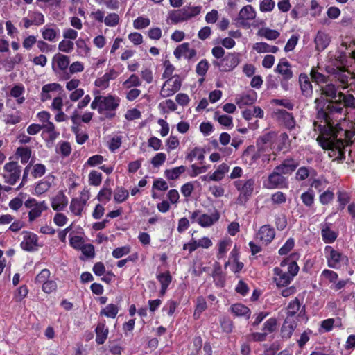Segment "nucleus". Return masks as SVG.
<instances>
[{"label":"nucleus","instance_id":"5","mask_svg":"<svg viewBox=\"0 0 355 355\" xmlns=\"http://www.w3.org/2000/svg\"><path fill=\"white\" fill-rule=\"evenodd\" d=\"M121 99L112 94H108L106 96H102L101 99V105L98 109L99 114H103L104 111L107 112L105 114L106 118L112 119L115 116V113H111L110 112H114L119 106Z\"/></svg>","mask_w":355,"mask_h":355},{"label":"nucleus","instance_id":"55","mask_svg":"<svg viewBox=\"0 0 355 355\" xmlns=\"http://www.w3.org/2000/svg\"><path fill=\"white\" fill-rule=\"evenodd\" d=\"M120 17L115 12L108 14L104 19V23L107 26L114 27L119 23Z\"/></svg>","mask_w":355,"mask_h":355},{"label":"nucleus","instance_id":"42","mask_svg":"<svg viewBox=\"0 0 355 355\" xmlns=\"http://www.w3.org/2000/svg\"><path fill=\"white\" fill-rule=\"evenodd\" d=\"M328 78V76L319 72L315 67H312L310 72V78L315 84L327 83Z\"/></svg>","mask_w":355,"mask_h":355},{"label":"nucleus","instance_id":"41","mask_svg":"<svg viewBox=\"0 0 355 355\" xmlns=\"http://www.w3.org/2000/svg\"><path fill=\"white\" fill-rule=\"evenodd\" d=\"M254 49L258 53H275L279 51L277 46L270 45L266 42H257L254 44Z\"/></svg>","mask_w":355,"mask_h":355},{"label":"nucleus","instance_id":"10","mask_svg":"<svg viewBox=\"0 0 355 355\" xmlns=\"http://www.w3.org/2000/svg\"><path fill=\"white\" fill-rule=\"evenodd\" d=\"M255 181L254 178L245 180H239L234 182L235 188L240 192L239 199H243L245 201L252 195Z\"/></svg>","mask_w":355,"mask_h":355},{"label":"nucleus","instance_id":"56","mask_svg":"<svg viewBox=\"0 0 355 355\" xmlns=\"http://www.w3.org/2000/svg\"><path fill=\"white\" fill-rule=\"evenodd\" d=\"M209 69V62L206 59H202L200 60L196 65V73L201 76L204 77L207 71Z\"/></svg>","mask_w":355,"mask_h":355},{"label":"nucleus","instance_id":"33","mask_svg":"<svg viewBox=\"0 0 355 355\" xmlns=\"http://www.w3.org/2000/svg\"><path fill=\"white\" fill-rule=\"evenodd\" d=\"M315 49L318 51L324 50L330 43V37L325 33L319 31L315 37Z\"/></svg>","mask_w":355,"mask_h":355},{"label":"nucleus","instance_id":"9","mask_svg":"<svg viewBox=\"0 0 355 355\" xmlns=\"http://www.w3.org/2000/svg\"><path fill=\"white\" fill-rule=\"evenodd\" d=\"M327 266L331 268L338 269L340 267L343 261H347L346 256L336 250L333 247L327 245L324 248Z\"/></svg>","mask_w":355,"mask_h":355},{"label":"nucleus","instance_id":"60","mask_svg":"<svg viewBox=\"0 0 355 355\" xmlns=\"http://www.w3.org/2000/svg\"><path fill=\"white\" fill-rule=\"evenodd\" d=\"M295 240L293 238H289L285 243L279 248L278 253L280 255L287 254L294 247Z\"/></svg>","mask_w":355,"mask_h":355},{"label":"nucleus","instance_id":"2","mask_svg":"<svg viewBox=\"0 0 355 355\" xmlns=\"http://www.w3.org/2000/svg\"><path fill=\"white\" fill-rule=\"evenodd\" d=\"M313 125L320 132L316 139L319 145L324 150H330L329 153L330 157L336 158L337 156V153L335 152L337 151V137L339 132L343 130L340 125L338 123L321 125L317 121H314Z\"/></svg>","mask_w":355,"mask_h":355},{"label":"nucleus","instance_id":"7","mask_svg":"<svg viewBox=\"0 0 355 355\" xmlns=\"http://www.w3.org/2000/svg\"><path fill=\"white\" fill-rule=\"evenodd\" d=\"M263 186L269 189H286L288 187V182L286 177L274 168L267 180L263 182Z\"/></svg>","mask_w":355,"mask_h":355},{"label":"nucleus","instance_id":"38","mask_svg":"<svg viewBox=\"0 0 355 355\" xmlns=\"http://www.w3.org/2000/svg\"><path fill=\"white\" fill-rule=\"evenodd\" d=\"M119 308L116 304H109L100 311L99 314L101 316L115 318L119 313Z\"/></svg>","mask_w":355,"mask_h":355},{"label":"nucleus","instance_id":"44","mask_svg":"<svg viewBox=\"0 0 355 355\" xmlns=\"http://www.w3.org/2000/svg\"><path fill=\"white\" fill-rule=\"evenodd\" d=\"M214 119L217 121L221 125L225 126L227 128L233 127V119L229 115H220L218 112H215Z\"/></svg>","mask_w":355,"mask_h":355},{"label":"nucleus","instance_id":"27","mask_svg":"<svg viewBox=\"0 0 355 355\" xmlns=\"http://www.w3.org/2000/svg\"><path fill=\"white\" fill-rule=\"evenodd\" d=\"M257 99V94L254 90H250L245 94H243L236 98V104L241 108L245 105L254 104Z\"/></svg>","mask_w":355,"mask_h":355},{"label":"nucleus","instance_id":"45","mask_svg":"<svg viewBox=\"0 0 355 355\" xmlns=\"http://www.w3.org/2000/svg\"><path fill=\"white\" fill-rule=\"evenodd\" d=\"M311 171L316 173L315 170L312 167L301 166L297 170L295 179L298 181H303L310 175Z\"/></svg>","mask_w":355,"mask_h":355},{"label":"nucleus","instance_id":"25","mask_svg":"<svg viewBox=\"0 0 355 355\" xmlns=\"http://www.w3.org/2000/svg\"><path fill=\"white\" fill-rule=\"evenodd\" d=\"M42 137L47 142H53L59 136L60 132L55 130V125L52 122L42 125Z\"/></svg>","mask_w":355,"mask_h":355},{"label":"nucleus","instance_id":"12","mask_svg":"<svg viewBox=\"0 0 355 355\" xmlns=\"http://www.w3.org/2000/svg\"><path fill=\"white\" fill-rule=\"evenodd\" d=\"M311 78L306 73H300L298 77V85L301 95L306 99H310L313 94V89Z\"/></svg>","mask_w":355,"mask_h":355},{"label":"nucleus","instance_id":"17","mask_svg":"<svg viewBox=\"0 0 355 355\" xmlns=\"http://www.w3.org/2000/svg\"><path fill=\"white\" fill-rule=\"evenodd\" d=\"M256 15L254 8L251 5H247L241 9L235 20L242 26H246L248 24L246 21L255 19Z\"/></svg>","mask_w":355,"mask_h":355},{"label":"nucleus","instance_id":"40","mask_svg":"<svg viewBox=\"0 0 355 355\" xmlns=\"http://www.w3.org/2000/svg\"><path fill=\"white\" fill-rule=\"evenodd\" d=\"M185 171L186 167L182 165L171 169L165 170L164 175L168 180H174L178 179Z\"/></svg>","mask_w":355,"mask_h":355},{"label":"nucleus","instance_id":"50","mask_svg":"<svg viewBox=\"0 0 355 355\" xmlns=\"http://www.w3.org/2000/svg\"><path fill=\"white\" fill-rule=\"evenodd\" d=\"M277 327V320L275 318H270L263 323L262 330L268 335L275 331Z\"/></svg>","mask_w":355,"mask_h":355},{"label":"nucleus","instance_id":"26","mask_svg":"<svg viewBox=\"0 0 355 355\" xmlns=\"http://www.w3.org/2000/svg\"><path fill=\"white\" fill-rule=\"evenodd\" d=\"M88 200L89 196L84 198H73L69 206L71 211L76 216H81L84 207Z\"/></svg>","mask_w":355,"mask_h":355},{"label":"nucleus","instance_id":"57","mask_svg":"<svg viewBox=\"0 0 355 355\" xmlns=\"http://www.w3.org/2000/svg\"><path fill=\"white\" fill-rule=\"evenodd\" d=\"M344 141L341 139H337V156L336 157V159L339 162H343L345 159V145Z\"/></svg>","mask_w":355,"mask_h":355},{"label":"nucleus","instance_id":"51","mask_svg":"<svg viewBox=\"0 0 355 355\" xmlns=\"http://www.w3.org/2000/svg\"><path fill=\"white\" fill-rule=\"evenodd\" d=\"M31 166L32 171L31 174L35 179L40 178L46 173V168L43 164H35L31 165Z\"/></svg>","mask_w":355,"mask_h":355},{"label":"nucleus","instance_id":"22","mask_svg":"<svg viewBox=\"0 0 355 355\" xmlns=\"http://www.w3.org/2000/svg\"><path fill=\"white\" fill-rule=\"evenodd\" d=\"M259 240L264 244L270 243L275 236V229L270 225H262L257 233Z\"/></svg>","mask_w":355,"mask_h":355},{"label":"nucleus","instance_id":"54","mask_svg":"<svg viewBox=\"0 0 355 355\" xmlns=\"http://www.w3.org/2000/svg\"><path fill=\"white\" fill-rule=\"evenodd\" d=\"M141 85V81L136 74L130 75V76L123 83V85L127 89H130L132 87H139Z\"/></svg>","mask_w":355,"mask_h":355},{"label":"nucleus","instance_id":"21","mask_svg":"<svg viewBox=\"0 0 355 355\" xmlns=\"http://www.w3.org/2000/svg\"><path fill=\"white\" fill-rule=\"evenodd\" d=\"M321 94L327 98H330V100H327L324 98L327 103L329 104L336 105V99H338V88L335 86V85L332 83L327 84L324 86L321 87L320 88ZM327 105H325V107Z\"/></svg>","mask_w":355,"mask_h":355},{"label":"nucleus","instance_id":"6","mask_svg":"<svg viewBox=\"0 0 355 355\" xmlns=\"http://www.w3.org/2000/svg\"><path fill=\"white\" fill-rule=\"evenodd\" d=\"M240 62V54L239 53H227L220 60L213 61V64L218 67L221 72L232 71Z\"/></svg>","mask_w":355,"mask_h":355},{"label":"nucleus","instance_id":"34","mask_svg":"<svg viewBox=\"0 0 355 355\" xmlns=\"http://www.w3.org/2000/svg\"><path fill=\"white\" fill-rule=\"evenodd\" d=\"M157 279L159 282L161 284V289L159 291V295L163 296L165 295L168 286L170 285L172 281V277L169 272V271H166L164 272H161L157 275Z\"/></svg>","mask_w":355,"mask_h":355},{"label":"nucleus","instance_id":"46","mask_svg":"<svg viewBox=\"0 0 355 355\" xmlns=\"http://www.w3.org/2000/svg\"><path fill=\"white\" fill-rule=\"evenodd\" d=\"M300 306L301 304L297 297L291 300L287 306L286 317L292 318L293 316H295L300 310Z\"/></svg>","mask_w":355,"mask_h":355},{"label":"nucleus","instance_id":"62","mask_svg":"<svg viewBox=\"0 0 355 355\" xmlns=\"http://www.w3.org/2000/svg\"><path fill=\"white\" fill-rule=\"evenodd\" d=\"M189 44L188 42H184L178 46L174 51V55L176 58L179 59L182 56L185 57V54L189 51Z\"/></svg>","mask_w":355,"mask_h":355},{"label":"nucleus","instance_id":"13","mask_svg":"<svg viewBox=\"0 0 355 355\" xmlns=\"http://www.w3.org/2000/svg\"><path fill=\"white\" fill-rule=\"evenodd\" d=\"M55 181V176L49 173L37 181L34 185L33 195L40 196L49 191Z\"/></svg>","mask_w":355,"mask_h":355},{"label":"nucleus","instance_id":"53","mask_svg":"<svg viewBox=\"0 0 355 355\" xmlns=\"http://www.w3.org/2000/svg\"><path fill=\"white\" fill-rule=\"evenodd\" d=\"M102 182V173L96 170H92L89 174V183L92 186H99Z\"/></svg>","mask_w":355,"mask_h":355},{"label":"nucleus","instance_id":"49","mask_svg":"<svg viewBox=\"0 0 355 355\" xmlns=\"http://www.w3.org/2000/svg\"><path fill=\"white\" fill-rule=\"evenodd\" d=\"M16 155L21 159L23 164L28 163L31 155V150L28 147H19L17 149Z\"/></svg>","mask_w":355,"mask_h":355},{"label":"nucleus","instance_id":"61","mask_svg":"<svg viewBox=\"0 0 355 355\" xmlns=\"http://www.w3.org/2000/svg\"><path fill=\"white\" fill-rule=\"evenodd\" d=\"M202 347V339L200 336H196L193 339V348L189 355H200Z\"/></svg>","mask_w":355,"mask_h":355},{"label":"nucleus","instance_id":"29","mask_svg":"<svg viewBox=\"0 0 355 355\" xmlns=\"http://www.w3.org/2000/svg\"><path fill=\"white\" fill-rule=\"evenodd\" d=\"M275 142L278 152H287L291 147V140L286 132H282L278 137L277 136Z\"/></svg>","mask_w":355,"mask_h":355},{"label":"nucleus","instance_id":"1","mask_svg":"<svg viewBox=\"0 0 355 355\" xmlns=\"http://www.w3.org/2000/svg\"><path fill=\"white\" fill-rule=\"evenodd\" d=\"M326 101L322 96L315 99V108L317 110L316 118L320 121H324L327 124H334L333 121L334 114H341L343 105L355 107V98L352 94L345 95L341 92H338L336 105L328 104L325 107Z\"/></svg>","mask_w":355,"mask_h":355},{"label":"nucleus","instance_id":"35","mask_svg":"<svg viewBox=\"0 0 355 355\" xmlns=\"http://www.w3.org/2000/svg\"><path fill=\"white\" fill-rule=\"evenodd\" d=\"M48 209V205L45 200L41 201L37 205L28 211L29 222L34 221L36 218L41 216L44 211Z\"/></svg>","mask_w":355,"mask_h":355},{"label":"nucleus","instance_id":"15","mask_svg":"<svg viewBox=\"0 0 355 355\" xmlns=\"http://www.w3.org/2000/svg\"><path fill=\"white\" fill-rule=\"evenodd\" d=\"M276 137L277 133L275 131H270L260 136L257 139L256 142L258 152L259 153H263L265 151L266 146H269L270 148H272L275 143Z\"/></svg>","mask_w":355,"mask_h":355},{"label":"nucleus","instance_id":"3","mask_svg":"<svg viewBox=\"0 0 355 355\" xmlns=\"http://www.w3.org/2000/svg\"><path fill=\"white\" fill-rule=\"evenodd\" d=\"M297 254H292L290 257L284 259L279 267L273 269V282L277 288L288 286L299 272L300 268L295 261L292 259Z\"/></svg>","mask_w":355,"mask_h":355},{"label":"nucleus","instance_id":"30","mask_svg":"<svg viewBox=\"0 0 355 355\" xmlns=\"http://www.w3.org/2000/svg\"><path fill=\"white\" fill-rule=\"evenodd\" d=\"M321 235L324 243H333L338 237V233L330 228L329 223H324L321 227Z\"/></svg>","mask_w":355,"mask_h":355},{"label":"nucleus","instance_id":"48","mask_svg":"<svg viewBox=\"0 0 355 355\" xmlns=\"http://www.w3.org/2000/svg\"><path fill=\"white\" fill-rule=\"evenodd\" d=\"M300 198L305 206L311 207L313 205L315 200L313 190L309 188L306 191L301 194Z\"/></svg>","mask_w":355,"mask_h":355},{"label":"nucleus","instance_id":"36","mask_svg":"<svg viewBox=\"0 0 355 355\" xmlns=\"http://www.w3.org/2000/svg\"><path fill=\"white\" fill-rule=\"evenodd\" d=\"M231 312L236 316H243L246 319H249L251 315L250 309L245 305L236 303L230 306Z\"/></svg>","mask_w":355,"mask_h":355},{"label":"nucleus","instance_id":"14","mask_svg":"<svg viewBox=\"0 0 355 355\" xmlns=\"http://www.w3.org/2000/svg\"><path fill=\"white\" fill-rule=\"evenodd\" d=\"M24 239L20 245L21 248L27 252H33L37 250L38 247V236L35 233L28 231H24Z\"/></svg>","mask_w":355,"mask_h":355},{"label":"nucleus","instance_id":"43","mask_svg":"<svg viewBox=\"0 0 355 355\" xmlns=\"http://www.w3.org/2000/svg\"><path fill=\"white\" fill-rule=\"evenodd\" d=\"M129 197L128 191L122 187H117L114 193V200L116 203L125 202Z\"/></svg>","mask_w":355,"mask_h":355},{"label":"nucleus","instance_id":"18","mask_svg":"<svg viewBox=\"0 0 355 355\" xmlns=\"http://www.w3.org/2000/svg\"><path fill=\"white\" fill-rule=\"evenodd\" d=\"M276 115L279 121L288 130H292L296 125L293 114L283 109L277 110Z\"/></svg>","mask_w":355,"mask_h":355},{"label":"nucleus","instance_id":"8","mask_svg":"<svg viewBox=\"0 0 355 355\" xmlns=\"http://www.w3.org/2000/svg\"><path fill=\"white\" fill-rule=\"evenodd\" d=\"M181 86L180 77L175 75L164 82L160 90V96L162 98L171 96L180 89Z\"/></svg>","mask_w":355,"mask_h":355},{"label":"nucleus","instance_id":"59","mask_svg":"<svg viewBox=\"0 0 355 355\" xmlns=\"http://www.w3.org/2000/svg\"><path fill=\"white\" fill-rule=\"evenodd\" d=\"M334 192L327 189L320 195L319 201L322 205H327L330 203L334 200Z\"/></svg>","mask_w":355,"mask_h":355},{"label":"nucleus","instance_id":"23","mask_svg":"<svg viewBox=\"0 0 355 355\" xmlns=\"http://www.w3.org/2000/svg\"><path fill=\"white\" fill-rule=\"evenodd\" d=\"M275 71L281 74L282 78L285 80H289L293 76V73L291 70V65L286 58L280 60L275 68Z\"/></svg>","mask_w":355,"mask_h":355},{"label":"nucleus","instance_id":"11","mask_svg":"<svg viewBox=\"0 0 355 355\" xmlns=\"http://www.w3.org/2000/svg\"><path fill=\"white\" fill-rule=\"evenodd\" d=\"M21 167L17 162H10L4 165L3 169L8 174L3 175L5 182L10 185H14L19 179Z\"/></svg>","mask_w":355,"mask_h":355},{"label":"nucleus","instance_id":"19","mask_svg":"<svg viewBox=\"0 0 355 355\" xmlns=\"http://www.w3.org/2000/svg\"><path fill=\"white\" fill-rule=\"evenodd\" d=\"M70 64L69 57L61 53L55 55L53 58L52 69L55 73L60 71L67 70Z\"/></svg>","mask_w":355,"mask_h":355},{"label":"nucleus","instance_id":"16","mask_svg":"<svg viewBox=\"0 0 355 355\" xmlns=\"http://www.w3.org/2000/svg\"><path fill=\"white\" fill-rule=\"evenodd\" d=\"M299 162L293 157H287L275 167L282 175H291L298 167Z\"/></svg>","mask_w":355,"mask_h":355},{"label":"nucleus","instance_id":"37","mask_svg":"<svg viewBox=\"0 0 355 355\" xmlns=\"http://www.w3.org/2000/svg\"><path fill=\"white\" fill-rule=\"evenodd\" d=\"M337 201L338 202V210H343L346 205L350 202L351 196L348 192L345 190H339L336 193Z\"/></svg>","mask_w":355,"mask_h":355},{"label":"nucleus","instance_id":"4","mask_svg":"<svg viewBox=\"0 0 355 355\" xmlns=\"http://www.w3.org/2000/svg\"><path fill=\"white\" fill-rule=\"evenodd\" d=\"M202 7L185 6L183 8L172 10L168 14V18L173 24L186 21L198 15L201 12Z\"/></svg>","mask_w":355,"mask_h":355},{"label":"nucleus","instance_id":"20","mask_svg":"<svg viewBox=\"0 0 355 355\" xmlns=\"http://www.w3.org/2000/svg\"><path fill=\"white\" fill-rule=\"evenodd\" d=\"M297 327V322L293 318L286 317L282 324L280 330V336L282 339L288 340Z\"/></svg>","mask_w":355,"mask_h":355},{"label":"nucleus","instance_id":"31","mask_svg":"<svg viewBox=\"0 0 355 355\" xmlns=\"http://www.w3.org/2000/svg\"><path fill=\"white\" fill-rule=\"evenodd\" d=\"M42 38L49 42H55L60 37V31L58 28H50L47 25L44 26L41 30Z\"/></svg>","mask_w":355,"mask_h":355},{"label":"nucleus","instance_id":"52","mask_svg":"<svg viewBox=\"0 0 355 355\" xmlns=\"http://www.w3.org/2000/svg\"><path fill=\"white\" fill-rule=\"evenodd\" d=\"M28 16L34 26H39L44 24L45 22L44 15L39 11L29 12Z\"/></svg>","mask_w":355,"mask_h":355},{"label":"nucleus","instance_id":"64","mask_svg":"<svg viewBox=\"0 0 355 355\" xmlns=\"http://www.w3.org/2000/svg\"><path fill=\"white\" fill-rule=\"evenodd\" d=\"M50 271L49 269L44 268L35 277V283L38 284H43L49 280L50 277Z\"/></svg>","mask_w":355,"mask_h":355},{"label":"nucleus","instance_id":"28","mask_svg":"<svg viewBox=\"0 0 355 355\" xmlns=\"http://www.w3.org/2000/svg\"><path fill=\"white\" fill-rule=\"evenodd\" d=\"M95 333L96 343L98 345H103L107 338L109 334V329L105 325V320L98 322L95 329Z\"/></svg>","mask_w":355,"mask_h":355},{"label":"nucleus","instance_id":"32","mask_svg":"<svg viewBox=\"0 0 355 355\" xmlns=\"http://www.w3.org/2000/svg\"><path fill=\"white\" fill-rule=\"evenodd\" d=\"M220 217L219 214L216 211L211 215L207 214H200L197 220V223L202 227H208L214 225V223L218 220Z\"/></svg>","mask_w":355,"mask_h":355},{"label":"nucleus","instance_id":"58","mask_svg":"<svg viewBox=\"0 0 355 355\" xmlns=\"http://www.w3.org/2000/svg\"><path fill=\"white\" fill-rule=\"evenodd\" d=\"M74 49V43L71 40H63L58 44V50L64 53H71Z\"/></svg>","mask_w":355,"mask_h":355},{"label":"nucleus","instance_id":"24","mask_svg":"<svg viewBox=\"0 0 355 355\" xmlns=\"http://www.w3.org/2000/svg\"><path fill=\"white\" fill-rule=\"evenodd\" d=\"M51 207L53 210L63 211L68 205V198L63 191H59L58 193L51 199Z\"/></svg>","mask_w":355,"mask_h":355},{"label":"nucleus","instance_id":"63","mask_svg":"<svg viewBox=\"0 0 355 355\" xmlns=\"http://www.w3.org/2000/svg\"><path fill=\"white\" fill-rule=\"evenodd\" d=\"M275 6L273 0H262L259 3V10L262 12H271Z\"/></svg>","mask_w":355,"mask_h":355},{"label":"nucleus","instance_id":"39","mask_svg":"<svg viewBox=\"0 0 355 355\" xmlns=\"http://www.w3.org/2000/svg\"><path fill=\"white\" fill-rule=\"evenodd\" d=\"M207 308V302L205 298L200 295L198 296L196 300L195 310L193 317L197 319L200 317V314L204 312Z\"/></svg>","mask_w":355,"mask_h":355},{"label":"nucleus","instance_id":"47","mask_svg":"<svg viewBox=\"0 0 355 355\" xmlns=\"http://www.w3.org/2000/svg\"><path fill=\"white\" fill-rule=\"evenodd\" d=\"M112 194V189L104 186L100 189L98 195L96 196V199L99 202H104L105 204L111 200Z\"/></svg>","mask_w":355,"mask_h":355}]
</instances>
